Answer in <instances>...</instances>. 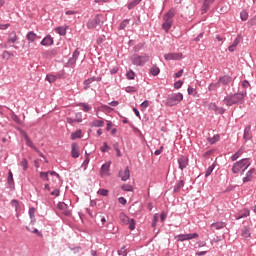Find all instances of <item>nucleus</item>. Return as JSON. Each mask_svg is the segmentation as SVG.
<instances>
[{"instance_id":"9d476101","label":"nucleus","mask_w":256,"mask_h":256,"mask_svg":"<svg viewBox=\"0 0 256 256\" xmlns=\"http://www.w3.org/2000/svg\"><path fill=\"white\" fill-rule=\"evenodd\" d=\"M164 59L166 61H179L180 59H183L182 53H168L164 55Z\"/></svg>"},{"instance_id":"c85d7f7f","label":"nucleus","mask_w":256,"mask_h":256,"mask_svg":"<svg viewBox=\"0 0 256 256\" xmlns=\"http://www.w3.org/2000/svg\"><path fill=\"white\" fill-rule=\"evenodd\" d=\"M95 81V78H89L86 81H84V89L87 91V89H90L91 83Z\"/></svg>"},{"instance_id":"b1692460","label":"nucleus","mask_w":256,"mask_h":256,"mask_svg":"<svg viewBox=\"0 0 256 256\" xmlns=\"http://www.w3.org/2000/svg\"><path fill=\"white\" fill-rule=\"evenodd\" d=\"M225 223L223 222H216L211 224V229H215L216 231H219V229H224Z\"/></svg>"},{"instance_id":"680f3d73","label":"nucleus","mask_w":256,"mask_h":256,"mask_svg":"<svg viewBox=\"0 0 256 256\" xmlns=\"http://www.w3.org/2000/svg\"><path fill=\"white\" fill-rule=\"evenodd\" d=\"M249 81H247V80H244L243 82H242V87H243V89H247L248 87H249Z\"/></svg>"},{"instance_id":"1a4fd4ad","label":"nucleus","mask_w":256,"mask_h":256,"mask_svg":"<svg viewBox=\"0 0 256 256\" xmlns=\"http://www.w3.org/2000/svg\"><path fill=\"white\" fill-rule=\"evenodd\" d=\"M149 61V56H133L132 57V63L134 65H145Z\"/></svg>"},{"instance_id":"6ab92c4d","label":"nucleus","mask_w":256,"mask_h":256,"mask_svg":"<svg viewBox=\"0 0 256 256\" xmlns=\"http://www.w3.org/2000/svg\"><path fill=\"white\" fill-rule=\"evenodd\" d=\"M23 135L26 141V145H28V147H30L31 149H34V151H37L36 145L33 144V141H31V139H29V136L27 135V133L24 132Z\"/></svg>"},{"instance_id":"58836bf2","label":"nucleus","mask_w":256,"mask_h":256,"mask_svg":"<svg viewBox=\"0 0 256 256\" xmlns=\"http://www.w3.org/2000/svg\"><path fill=\"white\" fill-rule=\"evenodd\" d=\"M29 215H30L31 222L33 223V221H35V208L29 209Z\"/></svg>"},{"instance_id":"dca6fc26","label":"nucleus","mask_w":256,"mask_h":256,"mask_svg":"<svg viewBox=\"0 0 256 256\" xmlns=\"http://www.w3.org/2000/svg\"><path fill=\"white\" fill-rule=\"evenodd\" d=\"M202 11L204 13H207V11H209V8L211 7V5H213V3H215V0H202Z\"/></svg>"},{"instance_id":"13d9d810","label":"nucleus","mask_w":256,"mask_h":256,"mask_svg":"<svg viewBox=\"0 0 256 256\" xmlns=\"http://www.w3.org/2000/svg\"><path fill=\"white\" fill-rule=\"evenodd\" d=\"M5 29H9V24H1L0 23V31H5Z\"/></svg>"},{"instance_id":"5701e85b","label":"nucleus","mask_w":256,"mask_h":256,"mask_svg":"<svg viewBox=\"0 0 256 256\" xmlns=\"http://www.w3.org/2000/svg\"><path fill=\"white\" fill-rule=\"evenodd\" d=\"M77 57H79V51L76 50V51L73 53L72 58L69 59L68 65H75V63H77Z\"/></svg>"},{"instance_id":"5fc2aeb1","label":"nucleus","mask_w":256,"mask_h":256,"mask_svg":"<svg viewBox=\"0 0 256 256\" xmlns=\"http://www.w3.org/2000/svg\"><path fill=\"white\" fill-rule=\"evenodd\" d=\"M129 25V20H124L121 24H120V29H125V27H127Z\"/></svg>"},{"instance_id":"7ed1b4c3","label":"nucleus","mask_w":256,"mask_h":256,"mask_svg":"<svg viewBox=\"0 0 256 256\" xmlns=\"http://www.w3.org/2000/svg\"><path fill=\"white\" fill-rule=\"evenodd\" d=\"M175 17V11L170 10L164 15V23L162 24V29L165 30V33H169V29L173 27V18Z\"/></svg>"},{"instance_id":"49530a36","label":"nucleus","mask_w":256,"mask_h":256,"mask_svg":"<svg viewBox=\"0 0 256 256\" xmlns=\"http://www.w3.org/2000/svg\"><path fill=\"white\" fill-rule=\"evenodd\" d=\"M140 107H141V111H145V109L149 107V101L145 100L144 102L141 103Z\"/></svg>"},{"instance_id":"f8f14e48","label":"nucleus","mask_w":256,"mask_h":256,"mask_svg":"<svg viewBox=\"0 0 256 256\" xmlns=\"http://www.w3.org/2000/svg\"><path fill=\"white\" fill-rule=\"evenodd\" d=\"M249 215H251V211H249V209H242L240 212L236 213L235 218L239 220L244 217H249Z\"/></svg>"},{"instance_id":"473e14b6","label":"nucleus","mask_w":256,"mask_h":256,"mask_svg":"<svg viewBox=\"0 0 256 256\" xmlns=\"http://www.w3.org/2000/svg\"><path fill=\"white\" fill-rule=\"evenodd\" d=\"M103 125H105V122L102 120H94L92 122V127H103Z\"/></svg>"},{"instance_id":"72a5a7b5","label":"nucleus","mask_w":256,"mask_h":256,"mask_svg":"<svg viewBox=\"0 0 256 256\" xmlns=\"http://www.w3.org/2000/svg\"><path fill=\"white\" fill-rule=\"evenodd\" d=\"M242 237L245 239H248V237H251V232H249V228H244L242 230Z\"/></svg>"},{"instance_id":"cd10ccee","label":"nucleus","mask_w":256,"mask_h":256,"mask_svg":"<svg viewBox=\"0 0 256 256\" xmlns=\"http://www.w3.org/2000/svg\"><path fill=\"white\" fill-rule=\"evenodd\" d=\"M15 41H17V33H15V31H13L8 36V42L15 43Z\"/></svg>"},{"instance_id":"338daca9","label":"nucleus","mask_w":256,"mask_h":256,"mask_svg":"<svg viewBox=\"0 0 256 256\" xmlns=\"http://www.w3.org/2000/svg\"><path fill=\"white\" fill-rule=\"evenodd\" d=\"M3 57L4 59H9V57H11V54L7 51L3 52Z\"/></svg>"},{"instance_id":"6e6552de","label":"nucleus","mask_w":256,"mask_h":256,"mask_svg":"<svg viewBox=\"0 0 256 256\" xmlns=\"http://www.w3.org/2000/svg\"><path fill=\"white\" fill-rule=\"evenodd\" d=\"M57 209L62 215H65L66 217L71 215V208L65 202H59L57 204Z\"/></svg>"},{"instance_id":"423d86ee","label":"nucleus","mask_w":256,"mask_h":256,"mask_svg":"<svg viewBox=\"0 0 256 256\" xmlns=\"http://www.w3.org/2000/svg\"><path fill=\"white\" fill-rule=\"evenodd\" d=\"M119 218L121 223L124 225H129L130 231L135 229V219H129V216L125 215V213H121Z\"/></svg>"},{"instance_id":"ddd939ff","label":"nucleus","mask_w":256,"mask_h":256,"mask_svg":"<svg viewBox=\"0 0 256 256\" xmlns=\"http://www.w3.org/2000/svg\"><path fill=\"white\" fill-rule=\"evenodd\" d=\"M178 164H179V169L183 171V169H185L189 165V161L187 160V157L182 156L178 159Z\"/></svg>"},{"instance_id":"ea45409f","label":"nucleus","mask_w":256,"mask_h":256,"mask_svg":"<svg viewBox=\"0 0 256 256\" xmlns=\"http://www.w3.org/2000/svg\"><path fill=\"white\" fill-rule=\"evenodd\" d=\"M46 81H48L49 83H55V81H57V77H55V75H48L46 77Z\"/></svg>"},{"instance_id":"a19ab883","label":"nucleus","mask_w":256,"mask_h":256,"mask_svg":"<svg viewBox=\"0 0 256 256\" xmlns=\"http://www.w3.org/2000/svg\"><path fill=\"white\" fill-rule=\"evenodd\" d=\"M104 146H102L100 148V151H102V153H107V151H109V149H111V147H109V145H107V142L103 143Z\"/></svg>"},{"instance_id":"7c9ffc66","label":"nucleus","mask_w":256,"mask_h":256,"mask_svg":"<svg viewBox=\"0 0 256 256\" xmlns=\"http://www.w3.org/2000/svg\"><path fill=\"white\" fill-rule=\"evenodd\" d=\"M243 155V148L239 149L234 155H232V161H237V159Z\"/></svg>"},{"instance_id":"8fccbe9b","label":"nucleus","mask_w":256,"mask_h":256,"mask_svg":"<svg viewBox=\"0 0 256 256\" xmlns=\"http://www.w3.org/2000/svg\"><path fill=\"white\" fill-rule=\"evenodd\" d=\"M183 87V81L179 80L174 83V89H181Z\"/></svg>"},{"instance_id":"0eeeda50","label":"nucleus","mask_w":256,"mask_h":256,"mask_svg":"<svg viewBox=\"0 0 256 256\" xmlns=\"http://www.w3.org/2000/svg\"><path fill=\"white\" fill-rule=\"evenodd\" d=\"M199 237V234L197 233H192V234H179L174 237V239L178 242H183V241H191V239H197Z\"/></svg>"},{"instance_id":"c03bdc74","label":"nucleus","mask_w":256,"mask_h":256,"mask_svg":"<svg viewBox=\"0 0 256 256\" xmlns=\"http://www.w3.org/2000/svg\"><path fill=\"white\" fill-rule=\"evenodd\" d=\"M127 79L133 80L135 79V72L133 70H130L126 73Z\"/></svg>"},{"instance_id":"2eb2a0df","label":"nucleus","mask_w":256,"mask_h":256,"mask_svg":"<svg viewBox=\"0 0 256 256\" xmlns=\"http://www.w3.org/2000/svg\"><path fill=\"white\" fill-rule=\"evenodd\" d=\"M253 175H255V169L254 168L250 169L246 173L245 177L243 178V183H249V181H253Z\"/></svg>"},{"instance_id":"20e7f679","label":"nucleus","mask_w":256,"mask_h":256,"mask_svg":"<svg viewBox=\"0 0 256 256\" xmlns=\"http://www.w3.org/2000/svg\"><path fill=\"white\" fill-rule=\"evenodd\" d=\"M183 100V94L181 93H173L168 95L166 100L167 107H175V105H179Z\"/></svg>"},{"instance_id":"09e8293b","label":"nucleus","mask_w":256,"mask_h":256,"mask_svg":"<svg viewBox=\"0 0 256 256\" xmlns=\"http://www.w3.org/2000/svg\"><path fill=\"white\" fill-rule=\"evenodd\" d=\"M123 191H133V186L129 185V184H124L122 186Z\"/></svg>"},{"instance_id":"c756f323","label":"nucleus","mask_w":256,"mask_h":256,"mask_svg":"<svg viewBox=\"0 0 256 256\" xmlns=\"http://www.w3.org/2000/svg\"><path fill=\"white\" fill-rule=\"evenodd\" d=\"M82 132L81 130H77L76 132L71 134L72 141H75V139H81Z\"/></svg>"},{"instance_id":"37998d69","label":"nucleus","mask_w":256,"mask_h":256,"mask_svg":"<svg viewBox=\"0 0 256 256\" xmlns=\"http://www.w3.org/2000/svg\"><path fill=\"white\" fill-rule=\"evenodd\" d=\"M98 195H102V197H107V195H109V190L100 189L98 190Z\"/></svg>"},{"instance_id":"79ce46f5","label":"nucleus","mask_w":256,"mask_h":256,"mask_svg":"<svg viewBox=\"0 0 256 256\" xmlns=\"http://www.w3.org/2000/svg\"><path fill=\"white\" fill-rule=\"evenodd\" d=\"M40 177L43 181H49V172H40Z\"/></svg>"},{"instance_id":"bb28decb","label":"nucleus","mask_w":256,"mask_h":256,"mask_svg":"<svg viewBox=\"0 0 256 256\" xmlns=\"http://www.w3.org/2000/svg\"><path fill=\"white\" fill-rule=\"evenodd\" d=\"M79 107H81L82 111H84L85 113H89V111H91V109H92L91 105H89L87 103H80Z\"/></svg>"},{"instance_id":"4be33fe9","label":"nucleus","mask_w":256,"mask_h":256,"mask_svg":"<svg viewBox=\"0 0 256 256\" xmlns=\"http://www.w3.org/2000/svg\"><path fill=\"white\" fill-rule=\"evenodd\" d=\"M41 45H44L45 47H48L49 45H53V38H51V36L45 37L41 41Z\"/></svg>"},{"instance_id":"6e6d98bb","label":"nucleus","mask_w":256,"mask_h":256,"mask_svg":"<svg viewBox=\"0 0 256 256\" xmlns=\"http://www.w3.org/2000/svg\"><path fill=\"white\" fill-rule=\"evenodd\" d=\"M97 219H98V221H100L102 223V225H105V223L107 221L105 219V216H103V215H99Z\"/></svg>"},{"instance_id":"c9c22d12","label":"nucleus","mask_w":256,"mask_h":256,"mask_svg":"<svg viewBox=\"0 0 256 256\" xmlns=\"http://www.w3.org/2000/svg\"><path fill=\"white\" fill-rule=\"evenodd\" d=\"M141 3V0H133L132 2L128 3V9H133L136 5H139Z\"/></svg>"},{"instance_id":"a878e982","label":"nucleus","mask_w":256,"mask_h":256,"mask_svg":"<svg viewBox=\"0 0 256 256\" xmlns=\"http://www.w3.org/2000/svg\"><path fill=\"white\" fill-rule=\"evenodd\" d=\"M109 167H111V162H107L102 165V175H107L109 173Z\"/></svg>"},{"instance_id":"603ef678","label":"nucleus","mask_w":256,"mask_h":256,"mask_svg":"<svg viewBox=\"0 0 256 256\" xmlns=\"http://www.w3.org/2000/svg\"><path fill=\"white\" fill-rule=\"evenodd\" d=\"M213 169H215V167L212 165V166H209L207 171H206V177H209V175H211V173H213Z\"/></svg>"},{"instance_id":"de8ad7c7","label":"nucleus","mask_w":256,"mask_h":256,"mask_svg":"<svg viewBox=\"0 0 256 256\" xmlns=\"http://www.w3.org/2000/svg\"><path fill=\"white\" fill-rule=\"evenodd\" d=\"M118 255L127 256V248H125V246H123V247L118 251Z\"/></svg>"},{"instance_id":"aec40b11","label":"nucleus","mask_w":256,"mask_h":256,"mask_svg":"<svg viewBox=\"0 0 256 256\" xmlns=\"http://www.w3.org/2000/svg\"><path fill=\"white\" fill-rule=\"evenodd\" d=\"M218 82L222 85H229L231 83L230 76H222L219 78Z\"/></svg>"},{"instance_id":"bf43d9fd","label":"nucleus","mask_w":256,"mask_h":256,"mask_svg":"<svg viewBox=\"0 0 256 256\" xmlns=\"http://www.w3.org/2000/svg\"><path fill=\"white\" fill-rule=\"evenodd\" d=\"M75 121H76L77 123H81V121H83V118L81 117V113L76 114V119H75Z\"/></svg>"},{"instance_id":"864d4df0","label":"nucleus","mask_w":256,"mask_h":256,"mask_svg":"<svg viewBox=\"0 0 256 256\" xmlns=\"http://www.w3.org/2000/svg\"><path fill=\"white\" fill-rule=\"evenodd\" d=\"M183 185H184L183 180H180V181L178 182L177 187L174 189V191H175L176 193L179 192V189H180L181 187H183Z\"/></svg>"},{"instance_id":"0e129e2a","label":"nucleus","mask_w":256,"mask_h":256,"mask_svg":"<svg viewBox=\"0 0 256 256\" xmlns=\"http://www.w3.org/2000/svg\"><path fill=\"white\" fill-rule=\"evenodd\" d=\"M161 153H163V146H161L160 149L156 150L154 152V155L158 156V155H161Z\"/></svg>"},{"instance_id":"4468645a","label":"nucleus","mask_w":256,"mask_h":256,"mask_svg":"<svg viewBox=\"0 0 256 256\" xmlns=\"http://www.w3.org/2000/svg\"><path fill=\"white\" fill-rule=\"evenodd\" d=\"M209 109H211V111H215V113H218L219 115H223V113H225V110L222 107H218L215 103H210Z\"/></svg>"},{"instance_id":"39448f33","label":"nucleus","mask_w":256,"mask_h":256,"mask_svg":"<svg viewBox=\"0 0 256 256\" xmlns=\"http://www.w3.org/2000/svg\"><path fill=\"white\" fill-rule=\"evenodd\" d=\"M101 23H103V16L98 14L94 18H91L86 25L88 29H97Z\"/></svg>"},{"instance_id":"a211bd4d","label":"nucleus","mask_w":256,"mask_h":256,"mask_svg":"<svg viewBox=\"0 0 256 256\" xmlns=\"http://www.w3.org/2000/svg\"><path fill=\"white\" fill-rule=\"evenodd\" d=\"M252 137L253 135L251 134V126H248L244 129L243 139L245 141H249Z\"/></svg>"},{"instance_id":"2f4dec72","label":"nucleus","mask_w":256,"mask_h":256,"mask_svg":"<svg viewBox=\"0 0 256 256\" xmlns=\"http://www.w3.org/2000/svg\"><path fill=\"white\" fill-rule=\"evenodd\" d=\"M220 83L219 82H217V83H211L210 85H209V87H208V90L209 91H215L216 89H219V87H220Z\"/></svg>"},{"instance_id":"f704fd0d","label":"nucleus","mask_w":256,"mask_h":256,"mask_svg":"<svg viewBox=\"0 0 256 256\" xmlns=\"http://www.w3.org/2000/svg\"><path fill=\"white\" fill-rule=\"evenodd\" d=\"M240 17H241L242 21H247L249 19V13H247V11L243 10L240 13Z\"/></svg>"},{"instance_id":"393cba45","label":"nucleus","mask_w":256,"mask_h":256,"mask_svg":"<svg viewBox=\"0 0 256 256\" xmlns=\"http://www.w3.org/2000/svg\"><path fill=\"white\" fill-rule=\"evenodd\" d=\"M26 39L29 41V43H33L37 40V34H35V32H29Z\"/></svg>"},{"instance_id":"69168bd1","label":"nucleus","mask_w":256,"mask_h":256,"mask_svg":"<svg viewBox=\"0 0 256 256\" xmlns=\"http://www.w3.org/2000/svg\"><path fill=\"white\" fill-rule=\"evenodd\" d=\"M183 75V69L178 71L176 74H175V78L176 79H179V77H181Z\"/></svg>"},{"instance_id":"e433bc0d","label":"nucleus","mask_w":256,"mask_h":256,"mask_svg":"<svg viewBox=\"0 0 256 256\" xmlns=\"http://www.w3.org/2000/svg\"><path fill=\"white\" fill-rule=\"evenodd\" d=\"M159 72H160L159 67H152V68L150 69V73H151V75H153L154 77H156V75H159Z\"/></svg>"},{"instance_id":"3c124183","label":"nucleus","mask_w":256,"mask_h":256,"mask_svg":"<svg viewBox=\"0 0 256 256\" xmlns=\"http://www.w3.org/2000/svg\"><path fill=\"white\" fill-rule=\"evenodd\" d=\"M158 221H159V214H155L153 216L152 227H155V225H157Z\"/></svg>"},{"instance_id":"e2e57ef3","label":"nucleus","mask_w":256,"mask_h":256,"mask_svg":"<svg viewBox=\"0 0 256 256\" xmlns=\"http://www.w3.org/2000/svg\"><path fill=\"white\" fill-rule=\"evenodd\" d=\"M118 201H119V203H120L121 205H126V204H127V200H125V198H123V197H120V198L118 199Z\"/></svg>"},{"instance_id":"9b49d317","label":"nucleus","mask_w":256,"mask_h":256,"mask_svg":"<svg viewBox=\"0 0 256 256\" xmlns=\"http://www.w3.org/2000/svg\"><path fill=\"white\" fill-rule=\"evenodd\" d=\"M119 176L123 181L129 180V177H131V171H129V167H126L125 170H121L119 172Z\"/></svg>"},{"instance_id":"f257e3e1","label":"nucleus","mask_w":256,"mask_h":256,"mask_svg":"<svg viewBox=\"0 0 256 256\" xmlns=\"http://www.w3.org/2000/svg\"><path fill=\"white\" fill-rule=\"evenodd\" d=\"M245 97L247 92H237L234 94L227 95L223 99V103L226 107H233V105H239V103H245Z\"/></svg>"},{"instance_id":"774afa93","label":"nucleus","mask_w":256,"mask_h":256,"mask_svg":"<svg viewBox=\"0 0 256 256\" xmlns=\"http://www.w3.org/2000/svg\"><path fill=\"white\" fill-rule=\"evenodd\" d=\"M51 195H54L55 197H59V190L56 189V190L52 191Z\"/></svg>"},{"instance_id":"412c9836","label":"nucleus","mask_w":256,"mask_h":256,"mask_svg":"<svg viewBox=\"0 0 256 256\" xmlns=\"http://www.w3.org/2000/svg\"><path fill=\"white\" fill-rule=\"evenodd\" d=\"M67 28V26H59L55 29V31L58 33V35L65 36L67 35Z\"/></svg>"},{"instance_id":"a18cd8bd","label":"nucleus","mask_w":256,"mask_h":256,"mask_svg":"<svg viewBox=\"0 0 256 256\" xmlns=\"http://www.w3.org/2000/svg\"><path fill=\"white\" fill-rule=\"evenodd\" d=\"M209 143H211V145H213L214 143H217V141H219V135H215L212 138H208Z\"/></svg>"},{"instance_id":"052dcab7","label":"nucleus","mask_w":256,"mask_h":256,"mask_svg":"<svg viewBox=\"0 0 256 256\" xmlns=\"http://www.w3.org/2000/svg\"><path fill=\"white\" fill-rule=\"evenodd\" d=\"M83 165L85 166V167H87V165H89V154L86 152V158H85V160H84V162H83Z\"/></svg>"},{"instance_id":"f3484780","label":"nucleus","mask_w":256,"mask_h":256,"mask_svg":"<svg viewBox=\"0 0 256 256\" xmlns=\"http://www.w3.org/2000/svg\"><path fill=\"white\" fill-rule=\"evenodd\" d=\"M71 155L74 159H77L79 157V145L76 143H73L71 145Z\"/></svg>"},{"instance_id":"f03ea898","label":"nucleus","mask_w":256,"mask_h":256,"mask_svg":"<svg viewBox=\"0 0 256 256\" xmlns=\"http://www.w3.org/2000/svg\"><path fill=\"white\" fill-rule=\"evenodd\" d=\"M250 166L251 161H249V158H244L234 163L232 167V173H239L240 171H245L246 169H249Z\"/></svg>"},{"instance_id":"4d7b16f0","label":"nucleus","mask_w":256,"mask_h":256,"mask_svg":"<svg viewBox=\"0 0 256 256\" xmlns=\"http://www.w3.org/2000/svg\"><path fill=\"white\" fill-rule=\"evenodd\" d=\"M241 43V37H237L234 42H233V46L237 48V45H239Z\"/></svg>"},{"instance_id":"4c0bfd02","label":"nucleus","mask_w":256,"mask_h":256,"mask_svg":"<svg viewBox=\"0 0 256 256\" xmlns=\"http://www.w3.org/2000/svg\"><path fill=\"white\" fill-rule=\"evenodd\" d=\"M21 167H23L24 171H27L28 167H29V162L27 161V159H23L20 163Z\"/></svg>"}]
</instances>
